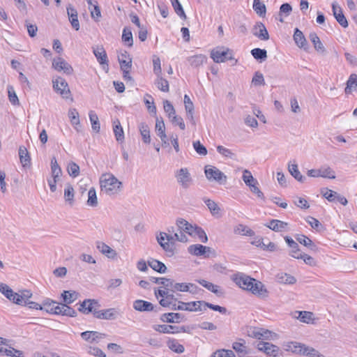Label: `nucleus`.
I'll return each instance as SVG.
<instances>
[{"instance_id": "obj_1", "label": "nucleus", "mask_w": 357, "mask_h": 357, "mask_svg": "<svg viewBox=\"0 0 357 357\" xmlns=\"http://www.w3.org/2000/svg\"><path fill=\"white\" fill-rule=\"evenodd\" d=\"M233 280L240 288L252 292L259 298L268 297V292L264 284L243 273H237L234 275Z\"/></svg>"}, {"instance_id": "obj_2", "label": "nucleus", "mask_w": 357, "mask_h": 357, "mask_svg": "<svg viewBox=\"0 0 357 357\" xmlns=\"http://www.w3.org/2000/svg\"><path fill=\"white\" fill-rule=\"evenodd\" d=\"M100 185L101 191L108 195H114L118 194L122 188V182L112 174H103L100 178Z\"/></svg>"}, {"instance_id": "obj_3", "label": "nucleus", "mask_w": 357, "mask_h": 357, "mask_svg": "<svg viewBox=\"0 0 357 357\" xmlns=\"http://www.w3.org/2000/svg\"><path fill=\"white\" fill-rule=\"evenodd\" d=\"M288 347V350L296 354H303L307 357H325L315 349L300 343L291 342Z\"/></svg>"}, {"instance_id": "obj_4", "label": "nucleus", "mask_w": 357, "mask_h": 357, "mask_svg": "<svg viewBox=\"0 0 357 357\" xmlns=\"http://www.w3.org/2000/svg\"><path fill=\"white\" fill-rule=\"evenodd\" d=\"M232 50L225 47H217L211 52V57L215 63H223L227 60H234Z\"/></svg>"}, {"instance_id": "obj_5", "label": "nucleus", "mask_w": 357, "mask_h": 357, "mask_svg": "<svg viewBox=\"0 0 357 357\" xmlns=\"http://www.w3.org/2000/svg\"><path fill=\"white\" fill-rule=\"evenodd\" d=\"M204 172L206 177L210 181H215L219 184H225L227 182V176L214 166H206Z\"/></svg>"}, {"instance_id": "obj_6", "label": "nucleus", "mask_w": 357, "mask_h": 357, "mask_svg": "<svg viewBox=\"0 0 357 357\" xmlns=\"http://www.w3.org/2000/svg\"><path fill=\"white\" fill-rule=\"evenodd\" d=\"M175 178L177 183L183 189H188L193 183L191 174L186 167L181 168L175 172Z\"/></svg>"}, {"instance_id": "obj_7", "label": "nucleus", "mask_w": 357, "mask_h": 357, "mask_svg": "<svg viewBox=\"0 0 357 357\" xmlns=\"http://www.w3.org/2000/svg\"><path fill=\"white\" fill-rule=\"evenodd\" d=\"M54 90L59 93L63 98H68L70 91L67 82L62 77L57 76L52 79Z\"/></svg>"}, {"instance_id": "obj_8", "label": "nucleus", "mask_w": 357, "mask_h": 357, "mask_svg": "<svg viewBox=\"0 0 357 357\" xmlns=\"http://www.w3.org/2000/svg\"><path fill=\"white\" fill-rule=\"evenodd\" d=\"M248 335L258 340H272L276 336L272 331L262 328L252 327L248 331Z\"/></svg>"}, {"instance_id": "obj_9", "label": "nucleus", "mask_w": 357, "mask_h": 357, "mask_svg": "<svg viewBox=\"0 0 357 357\" xmlns=\"http://www.w3.org/2000/svg\"><path fill=\"white\" fill-rule=\"evenodd\" d=\"M156 239L162 249L167 252H174L172 234H167L165 232H160L156 236Z\"/></svg>"}, {"instance_id": "obj_10", "label": "nucleus", "mask_w": 357, "mask_h": 357, "mask_svg": "<svg viewBox=\"0 0 357 357\" xmlns=\"http://www.w3.org/2000/svg\"><path fill=\"white\" fill-rule=\"evenodd\" d=\"M232 349L237 353L238 357H255V352L245 345V342H235L232 344Z\"/></svg>"}, {"instance_id": "obj_11", "label": "nucleus", "mask_w": 357, "mask_h": 357, "mask_svg": "<svg viewBox=\"0 0 357 357\" xmlns=\"http://www.w3.org/2000/svg\"><path fill=\"white\" fill-rule=\"evenodd\" d=\"M100 307V305L97 300L86 299L80 304L79 310L86 314L93 313L94 315L95 312H98Z\"/></svg>"}, {"instance_id": "obj_12", "label": "nucleus", "mask_w": 357, "mask_h": 357, "mask_svg": "<svg viewBox=\"0 0 357 357\" xmlns=\"http://www.w3.org/2000/svg\"><path fill=\"white\" fill-rule=\"evenodd\" d=\"M202 302L203 301H192L188 303L179 301L178 305L177 306L176 305H174L172 309L175 310H178L189 312L202 311V309L201 307V305H202Z\"/></svg>"}, {"instance_id": "obj_13", "label": "nucleus", "mask_w": 357, "mask_h": 357, "mask_svg": "<svg viewBox=\"0 0 357 357\" xmlns=\"http://www.w3.org/2000/svg\"><path fill=\"white\" fill-rule=\"evenodd\" d=\"M161 284L163 285L165 289H170V291L172 292H188L189 290L188 283H177L172 280H163V282H161Z\"/></svg>"}, {"instance_id": "obj_14", "label": "nucleus", "mask_w": 357, "mask_h": 357, "mask_svg": "<svg viewBox=\"0 0 357 357\" xmlns=\"http://www.w3.org/2000/svg\"><path fill=\"white\" fill-rule=\"evenodd\" d=\"M52 67L56 71H63L66 75H71L73 73V67L61 57L53 59Z\"/></svg>"}, {"instance_id": "obj_15", "label": "nucleus", "mask_w": 357, "mask_h": 357, "mask_svg": "<svg viewBox=\"0 0 357 357\" xmlns=\"http://www.w3.org/2000/svg\"><path fill=\"white\" fill-rule=\"evenodd\" d=\"M257 347L259 351L265 353L268 356L273 357L278 356L280 351L278 347L267 342H259Z\"/></svg>"}, {"instance_id": "obj_16", "label": "nucleus", "mask_w": 357, "mask_h": 357, "mask_svg": "<svg viewBox=\"0 0 357 357\" xmlns=\"http://www.w3.org/2000/svg\"><path fill=\"white\" fill-rule=\"evenodd\" d=\"M321 194L329 202L337 201L344 206L347 204V199L344 197L332 190L328 188L322 189Z\"/></svg>"}, {"instance_id": "obj_17", "label": "nucleus", "mask_w": 357, "mask_h": 357, "mask_svg": "<svg viewBox=\"0 0 357 357\" xmlns=\"http://www.w3.org/2000/svg\"><path fill=\"white\" fill-rule=\"evenodd\" d=\"M153 329L159 333H167V334H174L178 333L181 332H185V329L184 326H176L172 325H165V324H158L153 326Z\"/></svg>"}, {"instance_id": "obj_18", "label": "nucleus", "mask_w": 357, "mask_h": 357, "mask_svg": "<svg viewBox=\"0 0 357 357\" xmlns=\"http://www.w3.org/2000/svg\"><path fill=\"white\" fill-rule=\"evenodd\" d=\"M119 312L115 308H108L102 310H98V312H95L94 313V317L105 320H114L117 318Z\"/></svg>"}, {"instance_id": "obj_19", "label": "nucleus", "mask_w": 357, "mask_h": 357, "mask_svg": "<svg viewBox=\"0 0 357 357\" xmlns=\"http://www.w3.org/2000/svg\"><path fill=\"white\" fill-rule=\"evenodd\" d=\"M82 338L89 343H99L101 339L106 337L105 333L98 331H85L81 333Z\"/></svg>"}, {"instance_id": "obj_20", "label": "nucleus", "mask_w": 357, "mask_h": 357, "mask_svg": "<svg viewBox=\"0 0 357 357\" xmlns=\"http://www.w3.org/2000/svg\"><path fill=\"white\" fill-rule=\"evenodd\" d=\"M188 250L191 255L208 257H209L208 252H211V248L201 244H195L190 245Z\"/></svg>"}, {"instance_id": "obj_21", "label": "nucleus", "mask_w": 357, "mask_h": 357, "mask_svg": "<svg viewBox=\"0 0 357 357\" xmlns=\"http://www.w3.org/2000/svg\"><path fill=\"white\" fill-rule=\"evenodd\" d=\"M332 10L333 16L335 17L337 22L344 28L348 26V22L343 14L342 8L337 5L336 2L332 3Z\"/></svg>"}, {"instance_id": "obj_22", "label": "nucleus", "mask_w": 357, "mask_h": 357, "mask_svg": "<svg viewBox=\"0 0 357 357\" xmlns=\"http://www.w3.org/2000/svg\"><path fill=\"white\" fill-rule=\"evenodd\" d=\"M252 33L261 40H268L269 39L268 32L262 22H257L254 26Z\"/></svg>"}, {"instance_id": "obj_23", "label": "nucleus", "mask_w": 357, "mask_h": 357, "mask_svg": "<svg viewBox=\"0 0 357 357\" xmlns=\"http://www.w3.org/2000/svg\"><path fill=\"white\" fill-rule=\"evenodd\" d=\"M133 308L139 312L157 311L151 303L141 299H137L133 302Z\"/></svg>"}, {"instance_id": "obj_24", "label": "nucleus", "mask_w": 357, "mask_h": 357, "mask_svg": "<svg viewBox=\"0 0 357 357\" xmlns=\"http://www.w3.org/2000/svg\"><path fill=\"white\" fill-rule=\"evenodd\" d=\"M266 226L275 232H282L288 230V223L280 220H271Z\"/></svg>"}, {"instance_id": "obj_25", "label": "nucleus", "mask_w": 357, "mask_h": 357, "mask_svg": "<svg viewBox=\"0 0 357 357\" xmlns=\"http://www.w3.org/2000/svg\"><path fill=\"white\" fill-rule=\"evenodd\" d=\"M96 248L102 255L108 258L114 259L117 255L116 252L114 249L102 241L96 242Z\"/></svg>"}, {"instance_id": "obj_26", "label": "nucleus", "mask_w": 357, "mask_h": 357, "mask_svg": "<svg viewBox=\"0 0 357 357\" xmlns=\"http://www.w3.org/2000/svg\"><path fill=\"white\" fill-rule=\"evenodd\" d=\"M183 318V314L174 312L164 313L160 316V320L167 323H180Z\"/></svg>"}, {"instance_id": "obj_27", "label": "nucleus", "mask_w": 357, "mask_h": 357, "mask_svg": "<svg viewBox=\"0 0 357 357\" xmlns=\"http://www.w3.org/2000/svg\"><path fill=\"white\" fill-rule=\"evenodd\" d=\"M93 52L100 64L108 66L107 55L102 46L93 47Z\"/></svg>"}, {"instance_id": "obj_28", "label": "nucleus", "mask_w": 357, "mask_h": 357, "mask_svg": "<svg viewBox=\"0 0 357 357\" xmlns=\"http://www.w3.org/2000/svg\"><path fill=\"white\" fill-rule=\"evenodd\" d=\"M68 117L70 119V123L74 128L77 132L82 131V126L80 125L79 121V115L77 110L75 108L70 109L68 111Z\"/></svg>"}, {"instance_id": "obj_29", "label": "nucleus", "mask_w": 357, "mask_h": 357, "mask_svg": "<svg viewBox=\"0 0 357 357\" xmlns=\"http://www.w3.org/2000/svg\"><path fill=\"white\" fill-rule=\"evenodd\" d=\"M197 282L204 287L207 289L208 291L214 293L217 296H220L223 294V291L221 287L218 285L214 284L210 282H208L205 280L201 279L197 280Z\"/></svg>"}, {"instance_id": "obj_30", "label": "nucleus", "mask_w": 357, "mask_h": 357, "mask_svg": "<svg viewBox=\"0 0 357 357\" xmlns=\"http://www.w3.org/2000/svg\"><path fill=\"white\" fill-rule=\"evenodd\" d=\"M284 241L291 249L290 255L295 259H299V255H301L302 252L299 249L298 243L289 236H285Z\"/></svg>"}, {"instance_id": "obj_31", "label": "nucleus", "mask_w": 357, "mask_h": 357, "mask_svg": "<svg viewBox=\"0 0 357 357\" xmlns=\"http://www.w3.org/2000/svg\"><path fill=\"white\" fill-rule=\"evenodd\" d=\"M176 225L179 230L183 232L188 233L190 236H193V231H195V226L192 225L185 220L183 218L178 219L176 220Z\"/></svg>"}, {"instance_id": "obj_32", "label": "nucleus", "mask_w": 357, "mask_h": 357, "mask_svg": "<svg viewBox=\"0 0 357 357\" xmlns=\"http://www.w3.org/2000/svg\"><path fill=\"white\" fill-rule=\"evenodd\" d=\"M296 239L301 244H302L304 246L310 248L311 250L317 251V245L307 236H305L303 234H298L296 236Z\"/></svg>"}, {"instance_id": "obj_33", "label": "nucleus", "mask_w": 357, "mask_h": 357, "mask_svg": "<svg viewBox=\"0 0 357 357\" xmlns=\"http://www.w3.org/2000/svg\"><path fill=\"white\" fill-rule=\"evenodd\" d=\"M294 40L296 44L299 47L306 49V47L307 46L306 39H305L303 32L297 28L295 29V31H294Z\"/></svg>"}, {"instance_id": "obj_34", "label": "nucleus", "mask_w": 357, "mask_h": 357, "mask_svg": "<svg viewBox=\"0 0 357 357\" xmlns=\"http://www.w3.org/2000/svg\"><path fill=\"white\" fill-rule=\"evenodd\" d=\"M19 157L20 162L24 167L30 165V156L26 148L24 146H21L19 148Z\"/></svg>"}, {"instance_id": "obj_35", "label": "nucleus", "mask_w": 357, "mask_h": 357, "mask_svg": "<svg viewBox=\"0 0 357 357\" xmlns=\"http://www.w3.org/2000/svg\"><path fill=\"white\" fill-rule=\"evenodd\" d=\"M207 60V57L204 54H197L188 58L189 63L195 68L203 65Z\"/></svg>"}, {"instance_id": "obj_36", "label": "nucleus", "mask_w": 357, "mask_h": 357, "mask_svg": "<svg viewBox=\"0 0 357 357\" xmlns=\"http://www.w3.org/2000/svg\"><path fill=\"white\" fill-rule=\"evenodd\" d=\"M309 38L312 43L314 49L320 52V53H324L326 52V49L324 46L323 45L321 41L320 40V38L315 33H311L309 36Z\"/></svg>"}, {"instance_id": "obj_37", "label": "nucleus", "mask_w": 357, "mask_h": 357, "mask_svg": "<svg viewBox=\"0 0 357 357\" xmlns=\"http://www.w3.org/2000/svg\"><path fill=\"white\" fill-rule=\"evenodd\" d=\"M168 348L176 354H182L185 351L184 347L178 340L169 338L167 342Z\"/></svg>"}, {"instance_id": "obj_38", "label": "nucleus", "mask_w": 357, "mask_h": 357, "mask_svg": "<svg viewBox=\"0 0 357 357\" xmlns=\"http://www.w3.org/2000/svg\"><path fill=\"white\" fill-rule=\"evenodd\" d=\"M277 281L284 284H294L296 282L295 277L286 273H280L277 275Z\"/></svg>"}, {"instance_id": "obj_39", "label": "nucleus", "mask_w": 357, "mask_h": 357, "mask_svg": "<svg viewBox=\"0 0 357 357\" xmlns=\"http://www.w3.org/2000/svg\"><path fill=\"white\" fill-rule=\"evenodd\" d=\"M148 265L154 271L160 273H165L167 270L166 266L162 262L154 259L149 260Z\"/></svg>"}, {"instance_id": "obj_40", "label": "nucleus", "mask_w": 357, "mask_h": 357, "mask_svg": "<svg viewBox=\"0 0 357 357\" xmlns=\"http://www.w3.org/2000/svg\"><path fill=\"white\" fill-rule=\"evenodd\" d=\"M140 134L142 137V140L145 144L151 142L150 129L149 126L145 123H141L139 125Z\"/></svg>"}, {"instance_id": "obj_41", "label": "nucleus", "mask_w": 357, "mask_h": 357, "mask_svg": "<svg viewBox=\"0 0 357 357\" xmlns=\"http://www.w3.org/2000/svg\"><path fill=\"white\" fill-rule=\"evenodd\" d=\"M288 169L291 175L298 181L301 183H304L305 181L306 178L301 174L296 164L289 165Z\"/></svg>"}, {"instance_id": "obj_42", "label": "nucleus", "mask_w": 357, "mask_h": 357, "mask_svg": "<svg viewBox=\"0 0 357 357\" xmlns=\"http://www.w3.org/2000/svg\"><path fill=\"white\" fill-rule=\"evenodd\" d=\"M234 233L243 236H252L255 232L248 226L240 224L234 228Z\"/></svg>"}, {"instance_id": "obj_43", "label": "nucleus", "mask_w": 357, "mask_h": 357, "mask_svg": "<svg viewBox=\"0 0 357 357\" xmlns=\"http://www.w3.org/2000/svg\"><path fill=\"white\" fill-rule=\"evenodd\" d=\"M204 202L213 215L220 216V208L214 201L210 199H205Z\"/></svg>"}, {"instance_id": "obj_44", "label": "nucleus", "mask_w": 357, "mask_h": 357, "mask_svg": "<svg viewBox=\"0 0 357 357\" xmlns=\"http://www.w3.org/2000/svg\"><path fill=\"white\" fill-rule=\"evenodd\" d=\"M74 188L70 184H68L64 189V199L70 205L74 203Z\"/></svg>"}, {"instance_id": "obj_45", "label": "nucleus", "mask_w": 357, "mask_h": 357, "mask_svg": "<svg viewBox=\"0 0 357 357\" xmlns=\"http://www.w3.org/2000/svg\"><path fill=\"white\" fill-rule=\"evenodd\" d=\"M354 87H357V75L352 73L347 82V86L344 89L345 93H351L352 89Z\"/></svg>"}, {"instance_id": "obj_46", "label": "nucleus", "mask_w": 357, "mask_h": 357, "mask_svg": "<svg viewBox=\"0 0 357 357\" xmlns=\"http://www.w3.org/2000/svg\"><path fill=\"white\" fill-rule=\"evenodd\" d=\"M253 9L261 17L264 16L266 12L265 4L260 0H253Z\"/></svg>"}, {"instance_id": "obj_47", "label": "nucleus", "mask_w": 357, "mask_h": 357, "mask_svg": "<svg viewBox=\"0 0 357 357\" xmlns=\"http://www.w3.org/2000/svg\"><path fill=\"white\" fill-rule=\"evenodd\" d=\"M242 178L245 183L249 187L255 184H258L257 179L252 176L251 172L248 169L243 171Z\"/></svg>"}, {"instance_id": "obj_48", "label": "nucleus", "mask_w": 357, "mask_h": 357, "mask_svg": "<svg viewBox=\"0 0 357 357\" xmlns=\"http://www.w3.org/2000/svg\"><path fill=\"white\" fill-rule=\"evenodd\" d=\"M89 116L93 130L99 132L100 127L97 114L93 111H90Z\"/></svg>"}, {"instance_id": "obj_49", "label": "nucleus", "mask_w": 357, "mask_h": 357, "mask_svg": "<svg viewBox=\"0 0 357 357\" xmlns=\"http://www.w3.org/2000/svg\"><path fill=\"white\" fill-rule=\"evenodd\" d=\"M61 296L63 302L66 304H70L77 298V294L72 291H64Z\"/></svg>"}, {"instance_id": "obj_50", "label": "nucleus", "mask_w": 357, "mask_h": 357, "mask_svg": "<svg viewBox=\"0 0 357 357\" xmlns=\"http://www.w3.org/2000/svg\"><path fill=\"white\" fill-rule=\"evenodd\" d=\"M87 205L96 207L98 205L96 191L94 188H91L88 192Z\"/></svg>"}, {"instance_id": "obj_51", "label": "nucleus", "mask_w": 357, "mask_h": 357, "mask_svg": "<svg viewBox=\"0 0 357 357\" xmlns=\"http://www.w3.org/2000/svg\"><path fill=\"white\" fill-rule=\"evenodd\" d=\"M155 84L157 86L159 90L163 92H168L169 90L168 81L160 75H158V78L155 82Z\"/></svg>"}, {"instance_id": "obj_52", "label": "nucleus", "mask_w": 357, "mask_h": 357, "mask_svg": "<svg viewBox=\"0 0 357 357\" xmlns=\"http://www.w3.org/2000/svg\"><path fill=\"white\" fill-rule=\"evenodd\" d=\"M251 54L257 60L264 61L267 58V52L264 49L255 48L251 50Z\"/></svg>"}, {"instance_id": "obj_53", "label": "nucleus", "mask_w": 357, "mask_h": 357, "mask_svg": "<svg viewBox=\"0 0 357 357\" xmlns=\"http://www.w3.org/2000/svg\"><path fill=\"white\" fill-rule=\"evenodd\" d=\"M122 40L127 44L128 46L132 47L133 45L132 34L130 29L124 28L122 34Z\"/></svg>"}, {"instance_id": "obj_54", "label": "nucleus", "mask_w": 357, "mask_h": 357, "mask_svg": "<svg viewBox=\"0 0 357 357\" xmlns=\"http://www.w3.org/2000/svg\"><path fill=\"white\" fill-rule=\"evenodd\" d=\"M217 151L221 154L223 157L230 159H235L236 158V154L232 152L231 150L219 145L217 146Z\"/></svg>"}, {"instance_id": "obj_55", "label": "nucleus", "mask_w": 357, "mask_h": 357, "mask_svg": "<svg viewBox=\"0 0 357 357\" xmlns=\"http://www.w3.org/2000/svg\"><path fill=\"white\" fill-rule=\"evenodd\" d=\"M172 4L175 13L182 19H186L185 13L178 0H172Z\"/></svg>"}, {"instance_id": "obj_56", "label": "nucleus", "mask_w": 357, "mask_h": 357, "mask_svg": "<svg viewBox=\"0 0 357 357\" xmlns=\"http://www.w3.org/2000/svg\"><path fill=\"white\" fill-rule=\"evenodd\" d=\"M67 171L70 176L75 178L79 174V167L75 162H70L67 167Z\"/></svg>"}, {"instance_id": "obj_57", "label": "nucleus", "mask_w": 357, "mask_h": 357, "mask_svg": "<svg viewBox=\"0 0 357 357\" xmlns=\"http://www.w3.org/2000/svg\"><path fill=\"white\" fill-rule=\"evenodd\" d=\"M212 357H236V356L231 350L219 349L213 353Z\"/></svg>"}, {"instance_id": "obj_58", "label": "nucleus", "mask_w": 357, "mask_h": 357, "mask_svg": "<svg viewBox=\"0 0 357 357\" xmlns=\"http://www.w3.org/2000/svg\"><path fill=\"white\" fill-rule=\"evenodd\" d=\"M320 177L333 179L335 178V172L330 167H321L319 169Z\"/></svg>"}, {"instance_id": "obj_59", "label": "nucleus", "mask_w": 357, "mask_h": 357, "mask_svg": "<svg viewBox=\"0 0 357 357\" xmlns=\"http://www.w3.org/2000/svg\"><path fill=\"white\" fill-rule=\"evenodd\" d=\"M193 236H197L202 243H206L208 241V237L206 232L199 227L195 226V231H193Z\"/></svg>"}, {"instance_id": "obj_60", "label": "nucleus", "mask_w": 357, "mask_h": 357, "mask_svg": "<svg viewBox=\"0 0 357 357\" xmlns=\"http://www.w3.org/2000/svg\"><path fill=\"white\" fill-rule=\"evenodd\" d=\"M117 124H115L114 126V132L117 141H121L124 138V134L123 128L120 124L119 121H116Z\"/></svg>"}, {"instance_id": "obj_61", "label": "nucleus", "mask_w": 357, "mask_h": 357, "mask_svg": "<svg viewBox=\"0 0 357 357\" xmlns=\"http://www.w3.org/2000/svg\"><path fill=\"white\" fill-rule=\"evenodd\" d=\"M155 131H156L157 135L158 136H160V135L166 134L165 133V123H164V121H163L162 118L161 119H158V118L156 119Z\"/></svg>"}, {"instance_id": "obj_62", "label": "nucleus", "mask_w": 357, "mask_h": 357, "mask_svg": "<svg viewBox=\"0 0 357 357\" xmlns=\"http://www.w3.org/2000/svg\"><path fill=\"white\" fill-rule=\"evenodd\" d=\"M56 304V301L47 298L43 301L42 307H43V310H45L47 312L52 314L53 308Z\"/></svg>"}, {"instance_id": "obj_63", "label": "nucleus", "mask_w": 357, "mask_h": 357, "mask_svg": "<svg viewBox=\"0 0 357 357\" xmlns=\"http://www.w3.org/2000/svg\"><path fill=\"white\" fill-rule=\"evenodd\" d=\"M252 83L255 86L264 85L265 82L263 75L260 72H256L252 79Z\"/></svg>"}, {"instance_id": "obj_64", "label": "nucleus", "mask_w": 357, "mask_h": 357, "mask_svg": "<svg viewBox=\"0 0 357 357\" xmlns=\"http://www.w3.org/2000/svg\"><path fill=\"white\" fill-rule=\"evenodd\" d=\"M193 147L198 154L201 155H206L207 154L206 148L202 145L199 141L194 142Z\"/></svg>"}]
</instances>
